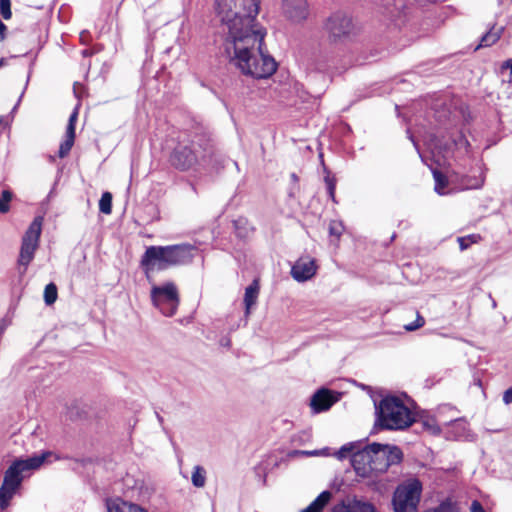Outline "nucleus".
Returning a JSON list of instances; mask_svg holds the SVG:
<instances>
[{"mask_svg":"<svg viewBox=\"0 0 512 512\" xmlns=\"http://www.w3.org/2000/svg\"><path fill=\"white\" fill-rule=\"evenodd\" d=\"M258 12V0H216L229 63L245 76L267 79L278 64L265 46V29L255 23Z\"/></svg>","mask_w":512,"mask_h":512,"instance_id":"1","label":"nucleus"},{"mask_svg":"<svg viewBox=\"0 0 512 512\" xmlns=\"http://www.w3.org/2000/svg\"><path fill=\"white\" fill-rule=\"evenodd\" d=\"M195 247L190 244L150 246L141 264L146 271L164 270L170 266L186 264L194 257Z\"/></svg>","mask_w":512,"mask_h":512,"instance_id":"2","label":"nucleus"},{"mask_svg":"<svg viewBox=\"0 0 512 512\" xmlns=\"http://www.w3.org/2000/svg\"><path fill=\"white\" fill-rule=\"evenodd\" d=\"M212 155L211 141L203 135H197L187 143L178 144L171 155V163L180 170H187L196 164L208 163Z\"/></svg>","mask_w":512,"mask_h":512,"instance_id":"3","label":"nucleus"},{"mask_svg":"<svg viewBox=\"0 0 512 512\" xmlns=\"http://www.w3.org/2000/svg\"><path fill=\"white\" fill-rule=\"evenodd\" d=\"M376 424L386 430H403L414 422V414L396 396L383 398L376 406Z\"/></svg>","mask_w":512,"mask_h":512,"instance_id":"4","label":"nucleus"},{"mask_svg":"<svg viewBox=\"0 0 512 512\" xmlns=\"http://www.w3.org/2000/svg\"><path fill=\"white\" fill-rule=\"evenodd\" d=\"M45 454L34 456L26 460H15L5 471L3 483L0 487V508L5 509L9 506L17 489L23 480V473L28 470L39 468L45 461Z\"/></svg>","mask_w":512,"mask_h":512,"instance_id":"5","label":"nucleus"},{"mask_svg":"<svg viewBox=\"0 0 512 512\" xmlns=\"http://www.w3.org/2000/svg\"><path fill=\"white\" fill-rule=\"evenodd\" d=\"M421 493L422 483L417 478H409L399 484L392 498L394 512H417Z\"/></svg>","mask_w":512,"mask_h":512,"instance_id":"6","label":"nucleus"},{"mask_svg":"<svg viewBox=\"0 0 512 512\" xmlns=\"http://www.w3.org/2000/svg\"><path fill=\"white\" fill-rule=\"evenodd\" d=\"M151 299L153 305L160 312L168 317L173 316L179 305V293L173 282H167L163 285H154L151 289Z\"/></svg>","mask_w":512,"mask_h":512,"instance_id":"7","label":"nucleus"},{"mask_svg":"<svg viewBox=\"0 0 512 512\" xmlns=\"http://www.w3.org/2000/svg\"><path fill=\"white\" fill-rule=\"evenodd\" d=\"M371 456L373 473H383L391 465L398 464L402 459V452L396 446L373 443L367 445Z\"/></svg>","mask_w":512,"mask_h":512,"instance_id":"8","label":"nucleus"},{"mask_svg":"<svg viewBox=\"0 0 512 512\" xmlns=\"http://www.w3.org/2000/svg\"><path fill=\"white\" fill-rule=\"evenodd\" d=\"M354 30L351 17L343 11L332 13L324 22V31L332 43L347 40L353 35Z\"/></svg>","mask_w":512,"mask_h":512,"instance_id":"9","label":"nucleus"},{"mask_svg":"<svg viewBox=\"0 0 512 512\" xmlns=\"http://www.w3.org/2000/svg\"><path fill=\"white\" fill-rule=\"evenodd\" d=\"M42 222V217H36L23 236L19 264L24 267H27L34 257L42 231Z\"/></svg>","mask_w":512,"mask_h":512,"instance_id":"10","label":"nucleus"},{"mask_svg":"<svg viewBox=\"0 0 512 512\" xmlns=\"http://www.w3.org/2000/svg\"><path fill=\"white\" fill-rule=\"evenodd\" d=\"M317 269L318 266L314 258L302 256L291 267V276L297 282H305L315 276Z\"/></svg>","mask_w":512,"mask_h":512,"instance_id":"11","label":"nucleus"},{"mask_svg":"<svg viewBox=\"0 0 512 512\" xmlns=\"http://www.w3.org/2000/svg\"><path fill=\"white\" fill-rule=\"evenodd\" d=\"M282 11L285 17L294 23H300L308 17L306 0H282Z\"/></svg>","mask_w":512,"mask_h":512,"instance_id":"12","label":"nucleus"},{"mask_svg":"<svg viewBox=\"0 0 512 512\" xmlns=\"http://www.w3.org/2000/svg\"><path fill=\"white\" fill-rule=\"evenodd\" d=\"M371 456L368 452V447L365 446L362 450L352 454L351 463L360 477H370L373 473L372 464L370 463Z\"/></svg>","mask_w":512,"mask_h":512,"instance_id":"13","label":"nucleus"},{"mask_svg":"<svg viewBox=\"0 0 512 512\" xmlns=\"http://www.w3.org/2000/svg\"><path fill=\"white\" fill-rule=\"evenodd\" d=\"M335 401L329 390L321 389L312 396L310 406L314 412L319 413L328 410Z\"/></svg>","mask_w":512,"mask_h":512,"instance_id":"14","label":"nucleus"},{"mask_svg":"<svg viewBox=\"0 0 512 512\" xmlns=\"http://www.w3.org/2000/svg\"><path fill=\"white\" fill-rule=\"evenodd\" d=\"M333 512H378L369 502L354 500L351 504L340 503L334 506Z\"/></svg>","mask_w":512,"mask_h":512,"instance_id":"15","label":"nucleus"},{"mask_svg":"<svg viewBox=\"0 0 512 512\" xmlns=\"http://www.w3.org/2000/svg\"><path fill=\"white\" fill-rule=\"evenodd\" d=\"M333 512H378L369 502L354 500L351 504L340 503L334 506Z\"/></svg>","mask_w":512,"mask_h":512,"instance_id":"16","label":"nucleus"},{"mask_svg":"<svg viewBox=\"0 0 512 512\" xmlns=\"http://www.w3.org/2000/svg\"><path fill=\"white\" fill-rule=\"evenodd\" d=\"M259 281L255 279L246 289L244 294L245 314H250L251 308L256 304L259 296Z\"/></svg>","mask_w":512,"mask_h":512,"instance_id":"17","label":"nucleus"},{"mask_svg":"<svg viewBox=\"0 0 512 512\" xmlns=\"http://www.w3.org/2000/svg\"><path fill=\"white\" fill-rule=\"evenodd\" d=\"M108 512H147L135 504H130L119 498L107 501Z\"/></svg>","mask_w":512,"mask_h":512,"instance_id":"18","label":"nucleus"},{"mask_svg":"<svg viewBox=\"0 0 512 512\" xmlns=\"http://www.w3.org/2000/svg\"><path fill=\"white\" fill-rule=\"evenodd\" d=\"M331 497V492L323 491L309 506L300 512H322L324 507L329 503Z\"/></svg>","mask_w":512,"mask_h":512,"instance_id":"19","label":"nucleus"},{"mask_svg":"<svg viewBox=\"0 0 512 512\" xmlns=\"http://www.w3.org/2000/svg\"><path fill=\"white\" fill-rule=\"evenodd\" d=\"M502 31V27H493L490 31H488L485 35L482 36L479 45L476 47V50L481 47H489L496 43L499 40Z\"/></svg>","mask_w":512,"mask_h":512,"instance_id":"20","label":"nucleus"},{"mask_svg":"<svg viewBox=\"0 0 512 512\" xmlns=\"http://www.w3.org/2000/svg\"><path fill=\"white\" fill-rule=\"evenodd\" d=\"M192 484L195 487L201 488L206 483V471L201 466H195L191 476Z\"/></svg>","mask_w":512,"mask_h":512,"instance_id":"21","label":"nucleus"},{"mask_svg":"<svg viewBox=\"0 0 512 512\" xmlns=\"http://www.w3.org/2000/svg\"><path fill=\"white\" fill-rule=\"evenodd\" d=\"M74 140H75V134H72L71 132L66 133V138L60 144V147H59L58 154H59L60 158H64L69 154L71 148L73 147Z\"/></svg>","mask_w":512,"mask_h":512,"instance_id":"22","label":"nucleus"},{"mask_svg":"<svg viewBox=\"0 0 512 512\" xmlns=\"http://www.w3.org/2000/svg\"><path fill=\"white\" fill-rule=\"evenodd\" d=\"M99 210L104 214H110L112 211V195L110 192H104L99 201Z\"/></svg>","mask_w":512,"mask_h":512,"instance_id":"23","label":"nucleus"},{"mask_svg":"<svg viewBox=\"0 0 512 512\" xmlns=\"http://www.w3.org/2000/svg\"><path fill=\"white\" fill-rule=\"evenodd\" d=\"M433 176H434V180H435V191L440 195H444L445 194L444 189L447 186L446 177L441 172H439L437 170L433 171Z\"/></svg>","mask_w":512,"mask_h":512,"instance_id":"24","label":"nucleus"},{"mask_svg":"<svg viewBox=\"0 0 512 512\" xmlns=\"http://www.w3.org/2000/svg\"><path fill=\"white\" fill-rule=\"evenodd\" d=\"M57 299V287L54 283L46 285L44 290V300L47 305L53 304Z\"/></svg>","mask_w":512,"mask_h":512,"instance_id":"25","label":"nucleus"},{"mask_svg":"<svg viewBox=\"0 0 512 512\" xmlns=\"http://www.w3.org/2000/svg\"><path fill=\"white\" fill-rule=\"evenodd\" d=\"M12 193L9 190H3L0 197V212L7 213L10 210Z\"/></svg>","mask_w":512,"mask_h":512,"instance_id":"26","label":"nucleus"},{"mask_svg":"<svg viewBox=\"0 0 512 512\" xmlns=\"http://www.w3.org/2000/svg\"><path fill=\"white\" fill-rule=\"evenodd\" d=\"M433 512H459L456 503L452 502L450 499H446L439 504L437 508L434 509Z\"/></svg>","mask_w":512,"mask_h":512,"instance_id":"27","label":"nucleus"},{"mask_svg":"<svg viewBox=\"0 0 512 512\" xmlns=\"http://www.w3.org/2000/svg\"><path fill=\"white\" fill-rule=\"evenodd\" d=\"M0 12L5 20H9L12 16L10 0H0Z\"/></svg>","mask_w":512,"mask_h":512,"instance_id":"28","label":"nucleus"},{"mask_svg":"<svg viewBox=\"0 0 512 512\" xmlns=\"http://www.w3.org/2000/svg\"><path fill=\"white\" fill-rule=\"evenodd\" d=\"M77 117H78V108H75L69 117L68 125L66 128V133H70V131H71L72 134H75V124L77 121Z\"/></svg>","mask_w":512,"mask_h":512,"instance_id":"29","label":"nucleus"},{"mask_svg":"<svg viewBox=\"0 0 512 512\" xmlns=\"http://www.w3.org/2000/svg\"><path fill=\"white\" fill-rule=\"evenodd\" d=\"M424 324H425L424 318L420 314H417V318H416L415 322L405 325L404 328L406 331H415V330L421 328Z\"/></svg>","mask_w":512,"mask_h":512,"instance_id":"30","label":"nucleus"},{"mask_svg":"<svg viewBox=\"0 0 512 512\" xmlns=\"http://www.w3.org/2000/svg\"><path fill=\"white\" fill-rule=\"evenodd\" d=\"M342 231H343V227H342L341 223H338L336 221H332L329 224V233H330V235L336 236L338 238L342 234Z\"/></svg>","mask_w":512,"mask_h":512,"instance_id":"31","label":"nucleus"},{"mask_svg":"<svg viewBox=\"0 0 512 512\" xmlns=\"http://www.w3.org/2000/svg\"><path fill=\"white\" fill-rule=\"evenodd\" d=\"M476 236L460 237L458 238L459 246L461 250L467 249L472 242L475 241Z\"/></svg>","mask_w":512,"mask_h":512,"instance_id":"32","label":"nucleus"},{"mask_svg":"<svg viewBox=\"0 0 512 512\" xmlns=\"http://www.w3.org/2000/svg\"><path fill=\"white\" fill-rule=\"evenodd\" d=\"M452 145L455 146L457 149L464 148L468 146V141L464 138L462 134L457 135L456 138L453 139Z\"/></svg>","mask_w":512,"mask_h":512,"instance_id":"33","label":"nucleus"},{"mask_svg":"<svg viewBox=\"0 0 512 512\" xmlns=\"http://www.w3.org/2000/svg\"><path fill=\"white\" fill-rule=\"evenodd\" d=\"M326 183H327L329 196L334 201L335 200V182L333 180H330L327 178Z\"/></svg>","mask_w":512,"mask_h":512,"instance_id":"34","label":"nucleus"},{"mask_svg":"<svg viewBox=\"0 0 512 512\" xmlns=\"http://www.w3.org/2000/svg\"><path fill=\"white\" fill-rule=\"evenodd\" d=\"M351 452V447L344 445L338 452V458H346Z\"/></svg>","mask_w":512,"mask_h":512,"instance_id":"35","label":"nucleus"},{"mask_svg":"<svg viewBox=\"0 0 512 512\" xmlns=\"http://www.w3.org/2000/svg\"><path fill=\"white\" fill-rule=\"evenodd\" d=\"M483 184V179L481 178H478V179H475L473 183H465V186L466 188H470V189H476V188H479L481 187Z\"/></svg>","mask_w":512,"mask_h":512,"instance_id":"36","label":"nucleus"},{"mask_svg":"<svg viewBox=\"0 0 512 512\" xmlns=\"http://www.w3.org/2000/svg\"><path fill=\"white\" fill-rule=\"evenodd\" d=\"M503 402L505 404L512 403V387L508 388L503 394Z\"/></svg>","mask_w":512,"mask_h":512,"instance_id":"37","label":"nucleus"},{"mask_svg":"<svg viewBox=\"0 0 512 512\" xmlns=\"http://www.w3.org/2000/svg\"><path fill=\"white\" fill-rule=\"evenodd\" d=\"M502 70L510 71L509 82L512 83V59H509L502 64Z\"/></svg>","mask_w":512,"mask_h":512,"instance_id":"38","label":"nucleus"},{"mask_svg":"<svg viewBox=\"0 0 512 512\" xmlns=\"http://www.w3.org/2000/svg\"><path fill=\"white\" fill-rule=\"evenodd\" d=\"M471 512H485L482 505L478 501H473L471 504Z\"/></svg>","mask_w":512,"mask_h":512,"instance_id":"39","label":"nucleus"},{"mask_svg":"<svg viewBox=\"0 0 512 512\" xmlns=\"http://www.w3.org/2000/svg\"><path fill=\"white\" fill-rule=\"evenodd\" d=\"M6 30H7L6 25L0 20V42L5 39Z\"/></svg>","mask_w":512,"mask_h":512,"instance_id":"40","label":"nucleus"},{"mask_svg":"<svg viewBox=\"0 0 512 512\" xmlns=\"http://www.w3.org/2000/svg\"><path fill=\"white\" fill-rule=\"evenodd\" d=\"M7 64V60L5 58L0 59V68Z\"/></svg>","mask_w":512,"mask_h":512,"instance_id":"41","label":"nucleus"},{"mask_svg":"<svg viewBox=\"0 0 512 512\" xmlns=\"http://www.w3.org/2000/svg\"><path fill=\"white\" fill-rule=\"evenodd\" d=\"M302 453L306 454V455H315L316 454V452H314V451L313 452L304 451Z\"/></svg>","mask_w":512,"mask_h":512,"instance_id":"42","label":"nucleus"},{"mask_svg":"<svg viewBox=\"0 0 512 512\" xmlns=\"http://www.w3.org/2000/svg\"><path fill=\"white\" fill-rule=\"evenodd\" d=\"M453 424H454V425H457V426H461L463 423H462L461 421L457 420V421H455Z\"/></svg>","mask_w":512,"mask_h":512,"instance_id":"43","label":"nucleus"},{"mask_svg":"<svg viewBox=\"0 0 512 512\" xmlns=\"http://www.w3.org/2000/svg\"><path fill=\"white\" fill-rule=\"evenodd\" d=\"M3 331H4V326L0 325V336L2 335Z\"/></svg>","mask_w":512,"mask_h":512,"instance_id":"44","label":"nucleus"},{"mask_svg":"<svg viewBox=\"0 0 512 512\" xmlns=\"http://www.w3.org/2000/svg\"><path fill=\"white\" fill-rule=\"evenodd\" d=\"M435 148H441V145L435 144Z\"/></svg>","mask_w":512,"mask_h":512,"instance_id":"45","label":"nucleus"},{"mask_svg":"<svg viewBox=\"0 0 512 512\" xmlns=\"http://www.w3.org/2000/svg\"><path fill=\"white\" fill-rule=\"evenodd\" d=\"M73 90H74V93L76 94L77 93L76 92V85H74Z\"/></svg>","mask_w":512,"mask_h":512,"instance_id":"46","label":"nucleus"},{"mask_svg":"<svg viewBox=\"0 0 512 512\" xmlns=\"http://www.w3.org/2000/svg\"><path fill=\"white\" fill-rule=\"evenodd\" d=\"M448 149H450V147L445 145L444 150H448Z\"/></svg>","mask_w":512,"mask_h":512,"instance_id":"47","label":"nucleus"},{"mask_svg":"<svg viewBox=\"0 0 512 512\" xmlns=\"http://www.w3.org/2000/svg\"><path fill=\"white\" fill-rule=\"evenodd\" d=\"M2 123V117H0V124Z\"/></svg>","mask_w":512,"mask_h":512,"instance_id":"48","label":"nucleus"}]
</instances>
